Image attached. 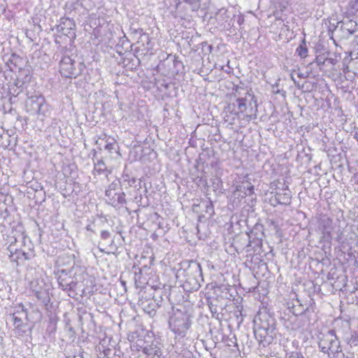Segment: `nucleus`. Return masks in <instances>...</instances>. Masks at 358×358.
Masks as SVG:
<instances>
[{
  "label": "nucleus",
  "instance_id": "nucleus-11",
  "mask_svg": "<svg viewBox=\"0 0 358 358\" xmlns=\"http://www.w3.org/2000/svg\"><path fill=\"white\" fill-rule=\"evenodd\" d=\"M45 103V99L41 96H31L29 97L25 103L26 110L32 115L40 114Z\"/></svg>",
  "mask_w": 358,
  "mask_h": 358
},
{
  "label": "nucleus",
  "instance_id": "nucleus-40",
  "mask_svg": "<svg viewBox=\"0 0 358 358\" xmlns=\"http://www.w3.org/2000/svg\"><path fill=\"white\" fill-rule=\"evenodd\" d=\"M7 137L9 138H10V136L9 135H6V136H4L2 134V140L1 141H7ZM8 141H10V140L8 139Z\"/></svg>",
  "mask_w": 358,
  "mask_h": 358
},
{
  "label": "nucleus",
  "instance_id": "nucleus-12",
  "mask_svg": "<svg viewBox=\"0 0 358 358\" xmlns=\"http://www.w3.org/2000/svg\"><path fill=\"white\" fill-rule=\"evenodd\" d=\"M76 24L69 17H62L59 24L57 25V31L64 36L72 37L75 35L74 29Z\"/></svg>",
  "mask_w": 358,
  "mask_h": 358
},
{
  "label": "nucleus",
  "instance_id": "nucleus-23",
  "mask_svg": "<svg viewBox=\"0 0 358 358\" xmlns=\"http://www.w3.org/2000/svg\"><path fill=\"white\" fill-rule=\"evenodd\" d=\"M127 201L125 199V194L124 192H122L121 190L118 191L117 193V195L115 199V206L117 204H124L126 203Z\"/></svg>",
  "mask_w": 358,
  "mask_h": 358
},
{
  "label": "nucleus",
  "instance_id": "nucleus-27",
  "mask_svg": "<svg viewBox=\"0 0 358 358\" xmlns=\"http://www.w3.org/2000/svg\"><path fill=\"white\" fill-rule=\"evenodd\" d=\"M22 259L29 260L35 257L34 250L33 249L29 248L27 252L25 250L24 253H22Z\"/></svg>",
  "mask_w": 358,
  "mask_h": 358
},
{
  "label": "nucleus",
  "instance_id": "nucleus-15",
  "mask_svg": "<svg viewBox=\"0 0 358 358\" xmlns=\"http://www.w3.org/2000/svg\"><path fill=\"white\" fill-rule=\"evenodd\" d=\"M247 96L249 97H251V99L253 98V96L250 94L248 92L246 93V96L243 98H237L236 101L237 103V110L235 108V104H229L228 108L229 110H231V112L234 113V114H239L243 113L244 111H245L247 108Z\"/></svg>",
  "mask_w": 358,
  "mask_h": 358
},
{
  "label": "nucleus",
  "instance_id": "nucleus-36",
  "mask_svg": "<svg viewBox=\"0 0 358 358\" xmlns=\"http://www.w3.org/2000/svg\"><path fill=\"white\" fill-rule=\"evenodd\" d=\"M185 3L189 4H196L198 5L200 0H183Z\"/></svg>",
  "mask_w": 358,
  "mask_h": 358
},
{
  "label": "nucleus",
  "instance_id": "nucleus-20",
  "mask_svg": "<svg viewBox=\"0 0 358 358\" xmlns=\"http://www.w3.org/2000/svg\"><path fill=\"white\" fill-rule=\"evenodd\" d=\"M36 297L43 304L48 305L50 301V296L46 290H39L35 292Z\"/></svg>",
  "mask_w": 358,
  "mask_h": 358
},
{
  "label": "nucleus",
  "instance_id": "nucleus-10",
  "mask_svg": "<svg viewBox=\"0 0 358 358\" xmlns=\"http://www.w3.org/2000/svg\"><path fill=\"white\" fill-rule=\"evenodd\" d=\"M138 304L149 315L154 314L157 309V303L153 301L151 294L146 293L145 292L141 294Z\"/></svg>",
  "mask_w": 358,
  "mask_h": 358
},
{
  "label": "nucleus",
  "instance_id": "nucleus-22",
  "mask_svg": "<svg viewBox=\"0 0 358 358\" xmlns=\"http://www.w3.org/2000/svg\"><path fill=\"white\" fill-rule=\"evenodd\" d=\"M348 343L351 348L358 347V329L351 334L350 338L348 340Z\"/></svg>",
  "mask_w": 358,
  "mask_h": 358
},
{
  "label": "nucleus",
  "instance_id": "nucleus-9",
  "mask_svg": "<svg viewBox=\"0 0 358 358\" xmlns=\"http://www.w3.org/2000/svg\"><path fill=\"white\" fill-rule=\"evenodd\" d=\"M339 30L342 32L341 37L348 38L350 36L358 31V23L352 20H344L338 22L335 31Z\"/></svg>",
  "mask_w": 358,
  "mask_h": 358
},
{
  "label": "nucleus",
  "instance_id": "nucleus-21",
  "mask_svg": "<svg viewBox=\"0 0 358 358\" xmlns=\"http://www.w3.org/2000/svg\"><path fill=\"white\" fill-rule=\"evenodd\" d=\"M296 52L301 58H306L308 56V48L306 45V43L303 39L301 43L299 45V47L296 50Z\"/></svg>",
  "mask_w": 358,
  "mask_h": 358
},
{
  "label": "nucleus",
  "instance_id": "nucleus-43",
  "mask_svg": "<svg viewBox=\"0 0 358 358\" xmlns=\"http://www.w3.org/2000/svg\"><path fill=\"white\" fill-rule=\"evenodd\" d=\"M356 59L355 63H356L357 64H358V56L356 57V59Z\"/></svg>",
  "mask_w": 358,
  "mask_h": 358
},
{
  "label": "nucleus",
  "instance_id": "nucleus-3",
  "mask_svg": "<svg viewBox=\"0 0 358 358\" xmlns=\"http://www.w3.org/2000/svg\"><path fill=\"white\" fill-rule=\"evenodd\" d=\"M193 316L187 310H173L169 320L170 329L176 335L185 337L192 324Z\"/></svg>",
  "mask_w": 358,
  "mask_h": 358
},
{
  "label": "nucleus",
  "instance_id": "nucleus-4",
  "mask_svg": "<svg viewBox=\"0 0 358 358\" xmlns=\"http://www.w3.org/2000/svg\"><path fill=\"white\" fill-rule=\"evenodd\" d=\"M318 347L322 352L328 355H335L341 351L340 342L334 330L320 333L317 336Z\"/></svg>",
  "mask_w": 358,
  "mask_h": 358
},
{
  "label": "nucleus",
  "instance_id": "nucleus-13",
  "mask_svg": "<svg viewBox=\"0 0 358 358\" xmlns=\"http://www.w3.org/2000/svg\"><path fill=\"white\" fill-rule=\"evenodd\" d=\"M333 238L343 248H345L349 244V240L352 239L350 229L347 227H341L340 224H338L337 229L334 231Z\"/></svg>",
  "mask_w": 358,
  "mask_h": 358
},
{
  "label": "nucleus",
  "instance_id": "nucleus-16",
  "mask_svg": "<svg viewBox=\"0 0 358 358\" xmlns=\"http://www.w3.org/2000/svg\"><path fill=\"white\" fill-rule=\"evenodd\" d=\"M9 254L8 256L12 262H17L18 259H22V253H24L23 250H18L15 247L13 243H11L7 248Z\"/></svg>",
  "mask_w": 358,
  "mask_h": 358
},
{
  "label": "nucleus",
  "instance_id": "nucleus-6",
  "mask_svg": "<svg viewBox=\"0 0 358 358\" xmlns=\"http://www.w3.org/2000/svg\"><path fill=\"white\" fill-rule=\"evenodd\" d=\"M338 224L340 221L338 219L334 220L325 215L320 216L317 221V230L325 241L330 242L333 239L334 232Z\"/></svg>",
  "mask_w": 358,
  "mask_h": 358
},
{
  "label": "nucleus",
  "instance_id": "nucleus-42",
  "mask_svg": "<svg viewBox=\"0 0 358 358\" xmlns=\"http://www.w3.org/2000/svg\"><path fill=\"white\" fill-rule=\"evenodd\" d=\"M204 187H205L206 188H208V182H207V181H206V180H205Z\"/></svg>",
  "mask_w": 358,
  "mask_h": 358
},
{
  "label": "nucleus",
  "instance_id": "nucleus-35",
  "mask_svg": "<svg viewBox=\"0 0 358 358\" xmlns=\"http://www.w3.org/2000/svg\"><path fill=\"white\" fill-rule=\"evenodd\" d=\"M308 310V307H306V308H302V309L301 310H294V313L295 315H301V314L304 313L305 312H306Z\"/></svg>",
  "mask_w": 358,
  "mask_h": 358
},
{
  "label": "nucleus",
  "instance_id": "nucleus-38",
  "mask_svg": "<svg viewBox=\"0 0 358 358\" xmlns=\"http://www.w3.org/2000/svg\"><path fill=\"white\" fill-rule=\"evenodd\" d=\"M173 64H174V66H177L178 65H182V62L176 59H174L173 61Z\"/></svg>",
  "mask_w": 358,
  "mask_h": 358
},
{
  "label": "nucleus",
  "instance_id": "nucleus-18",
  "mask_svg": "<svg viewBox=\"0 0 358 358\" xmlns=\"http://www.w3.org/2000/svg\"><path fill=\"white\" fill-rule=\"evenodd\" d=\"M160 348L153 342L143 348V352L148 355H158Z\"/></svg>",
  "mask_w": 358,
  "mask_h": 358
},
{
  "label": "nucleus",
  "instance_id": "nucleus-5",
  "mask_svg": "<svg viewBox=\"0 0 358 358\" xmlns=\"http://www.w3.org/2000/svg\"><path fill=\"white\" fill-rule=\"evenodd\" d=\"M84 68L85 66L83 63L76 62L70 56H64L60 60L59 71L65 78H77L82 73Z\"/></svg>",
  "mask_w": 358,
  "mask_h": 358
},
{
  "label": "nucleus",
  "instance_id": "nucleus-44",
  "mask_svg": "<svg viewBox=\"0 0 358 358\" xmlns=\"http://www.w3.org/2000/svg\"><path fill=\"white\" fill-rule=\"evenodd\" d=\"M298 76L300 77V78H302L303 77V75L301 73H299L298 74Z\"/></svg>",
  "mask_w": 358,
  "mask_h": 358
},
{
  "label": "nucleus",
  "instance_id": "nucleus-17",
  "mask_svg": "<svg viewBox=\"0 0 358 358\" xmlns=\"http://www.w3.org/2000/svg\"><path fill=\"white\" fill-rule=\"evenodd\" d=\"M117 186L118 183L112 182L105 192L106 196L109 199L113 206H115V199L117 193L116 191Z\"/></svg>",
  "mask_w": 358,
  "mask_h": 358
},
{
  "label": "nucleus",
  "instance_id": "nucleus-28",
  "mask_svg": "<svg viewBox=\"0 0 358 358\" xmlns=\"http://www.w3.org/2000/svg\"><path fill=\"white\" fill-rule=\"evenodd\" d=\"M205 212L208 213L210 215H212L214 213V207L212 201L209 200L206 202Z\"/></svg>",
  "mask_w": 358,
  "mask_h": 358
},
{
  "label": "nucleus",
  "instance_id": "nucleus-24",
  "mask_svg": "<svg viewBox=\"0 0 358 358\" xmlns=\"http://www.w3.org/2000/svg\"><path fill=\"white\" fill-rule=\"evenodd\" d=\"M106 169V164L103 160H99L97 163L94 164L93 172H96L98 174L101 173Z\"/></svg>",
  "mask_w": 358,
  "mask_h": 358
},
{
  "label": "nucleus",
  "instance_id": "nucleus-19",
  "mask_svg": "<svg viewBox=\"0 0 358 358\" xmlns=\"http://www.w3.org/2000/svg\"><path fill=\"white\" fill-rule=\"evenodd\" d=\"M348 13L350 15L358 17V0H351L348 6Z\"/></svg>",
  "mask_w": 358,
  "mask_h": 358
},
{
  "label": "nucleus",
  "instance_id": "nucleus-46",
  "mask_svg": "<svg viewBox=\"0 0 358 358\" xmlns=\"http://www.w3.org/2000/svg\"><path fill=\"white\" fill-rule=\"evenodd\" d=\"M357 56H358V52H357Z\"/></svg>",
  "mask_w": 358,
  "mask_h": 358
},
{
  "label": "nucleus",
  "instance_id": "nucleus-33",
  "mask_svg": "<svg viewBox=\"0 0 358 358\" xmlns=\"http://www.w3.org/2000/svg\"><path fill=\"white\" fill-rule=\"evenodd\" d=\"M245 194H252L253 193L254 186L248 185L247 187H245Z\"/></svg>",
  "mask_w": 358,
  "mask_h": 358
},
{
  "label": "nucleus",
  "instance_id": "nucleus-39",
  "mask_svg": "<svg viewBox=\"0 0 358 358\" xmlns=\"http://www.w3.org/2000/svg\"><path fill=\"white\" fill-rule=\"evenodd\" d=\"M113 145L112 143H108V144L106 145L105 148L107 150H111V149H113Z\"/></svg>",
  "mask_w": 358,
  "mask_h": 358
},
{
  "label": "nucleus",
  "instance_id": "nucleus-31",
  "mask_svg": "<svg viewBox=\"0 0 358 358\" xmlns=\"http://www.w3.org/2000/svg\"><path fill=\"white\" fill-rule=\"evenodd\" d=\"M208 305L212 313H217V306L213 303V301H208Z\"/></svg>",
  "mask_w": 358,
  "mask_h": 358
},
{
  "label": "nucleus",
  "instance_id": "nucleus-37",
  "mask_svg": "<svg viewBox=\"0 0 358 358\" xmlns=\"http://www.w3.org/2000/svg\"><path fill=\"white\" fill-rule=\"evenodd\" d=\"M291 78H292V80L294 81L295 86H296L298 88L302 87V86L300 85L299 83L296 81V80L294 78L293 76H292Z\"/></svg>",
  "mask_w": 358,
  "mask_h": 358
},
{
  "label": "nucleus",
  "instance_id": "nucleus-29",
  "mask_svg": "<svg viewBox=\"0 0 358 358\" xmlns=\"http://www.w3.org/2000/svg\"><path fill=\"white\" fill-rule=\"evenodd\" d=\"M111 234L107 230H103L101 231V238L102 240H107L110 238Z\"/></svg>",
  "mask_w": 358,
  "mask_h": 358
},
{
  "label": "nucleus",
  "instance_id": "nucleus-1",
  "mask_svg": "<svg viewBox=\"0 0 358 358\" xmlns=\"http://www.w3.org/2000/svg\"><path fill=\"white\" fill-rule=\"evenodd\" d=\"M275 319L266 311H260L254 320L255 338L263 347L271 344L276 336Z\"/></svg>",
  "mask_w": 358,
  "mask_h": 358
},
{
  "label": "nucleus",
  "instance_id": "nucleus-26",
  "mask_svg": "<svg viewBox=\"0 0 358 358\" xmlns=\"http://www.w3.org/2000/svg\"><path fill=\"white\" fill-rule=\"evenodd\" d=\"M151 297L153 298V301L157 303V308L162 306L163 298L162 294L159 291L155 290L153 294H151Z\"/></svg>",
  "mask_w": 358,
  "mask_h": 358
},
{
  "label": "nucleus",
  "instance_id": "nucleus-41",
  "mask_svg": "<svg viewBox=\"0 0 358 358\" xmlns=\"http://www.w3.org/2000/svg\"><path fill=\"white\" fill-rule=\"evenodd\" d=\"M86 229H87V231H93V230H92V227H91V225H90V224H88V225L86 227Z\"/></svg>",
  "mask_w": 358,
  "mask_h": 358
},
{
  "label": "nucleus",
  "instance_id": "nucleus-34",
  "mask_svg": "<svg viewBox=\"0 0 358 358\" xmlns=\"http://www.w3.org/2000/svg\"><path fill=\"white\" fill-rule=\"evenodd\" d=\"M289 358H304V357L299 352H292Z\"/></svg>",
  "mask_w": 358,
  "mask_h": 358
},
{
  "label": "nucleus",
  "instance_id": "nucleus-14",
  "mask_svg": "<svg viewBox=\"0 0 358 358\" xmlns=\"http://www.w3.org/2000/svg\"><path fill=\"white\" fill-rule=\"evenodd\" d=\"M292 196L289 189H281L276 192L274 196L271 199V204L275 206L280 205H289L291 203Z\"/></svg>",
  "mask_w": 358,
  "mask_h": 358
},
{
  "label": "nucleus",
  "instance_id": "nucleus-7",
  "mask_svg": "<svg viewBox=\"0 0 358 358\" xmlns=\"http://www.w3.org/2000/svg\"><path fill=\"white\" fill-rule=\"evenodd\" d=\"M187 278L185 282L189 284L192 289H198L200 287L199 279L202 275L201 266L200 264L195 262H192L186 271Z\"/></svg>",
  "mask_w": 358,
  "mask_h": 358
},
{
  "label": "nucleus",
  "instance_id": "nucleus-30",
  "mask_svg": "<svg viewBox=\"0 0 358 358\" xmlns=\"http://www.w3.org/2000/svg\"><path fill=\"white\" fill-rule=\"evenodd\" d=\"M326 58L323 57L322 56H317L315 61L317 63L318 66H322L325 63Z\"/></svg>",
  "mask_w": 358,
  "mask_h": 358
},
{
  "label": "nucleus",
  "instance_id": "nucleus-2",
  "mask_svg": "<svg viewBox=\"0 0 358 358\" xmlns=\"http://www.w3.org/2000/svg\"><path fill=\"white\" fill-rule=\"evenodd\" d=\"M57 275L59 287L65 291L73 292L78 282L85 280L86 273L83 268L72 267L69 270H59Z\"/></svg>",
  "mask_w": 358,
  "mask_h": 358
},
{
  "label": "nucleus",
  "instance_id": "nucleus-8",
  "mask_svg": "<svg viewBox=\"0 0 358 358\" xmlns=\"http://www.w3.org/2000/svg\"><path fill=\"white\" fill-rule=\"evenodd\" d=\"M12 318L15 329L25 333L27 324L24 322V320H28V314L23 305L20 304L17 307V310L13 314Z\"/></svg>",
  "mask_w": 358,
  "mask_h": 358
},
{
  "label": "nucleus",
  "instance_id": "nucleus-25",
  "mask_svg": "<svg viewBox=\"0 0 358 358\" xmlns=\"http://www.w3.org/2000/svg\"><path fill=\"white\" fill-rule=\"evenodd\" d=\"M133 32L136 33V34H139L141 35V41H147V45H149V43H150L149 35L145 34V33H144L143 29L139 28V29H134ZM146 48L148 49L149 46H147Z\"/></svg>",
  "mask_w": 358,
  "mask_h": 358
},
{
  "label": "nucleus",
  "instance_id": "nucleus-45",
  "mask_svg": "<svg viewBox=\"0 0 358 358\" xmlns=\"http://www.w3.org/2000/svg\"><path fill=\"white\" fill-rule=\"evenodd\" d=\"M99 250H100V251H101V252H105V251H104V250H103V249H102V248H99Z\"/></svg>",
  "mask_w": 358,
  "mask_h": 358
},
{
  "label": "nucleus",
  "instance_id": "nucleus-32",
  "mask_svg": "<svg viewBox=\"0 0 358 358\" xmlns=\"http://www.w3.org/2000/svg\"><path fill=\"white\" fill-rule=\"evenodd\" d=\"M2 140V134H0V147L6 148L10 145V142L8 141V138L7 137V141H1Z\"/></svg>",
  "mask_w": 358,
  "mask_h": 358
}]
</instances>
